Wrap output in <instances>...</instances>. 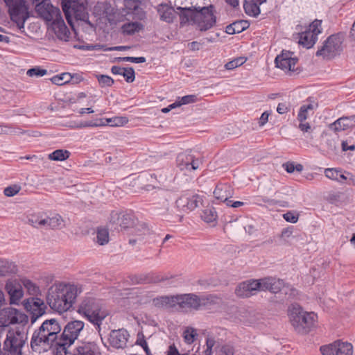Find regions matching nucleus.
<instances>
[{
    "mask_svg": "<svg viewBox=\"0 0 355 355\" xmlns=\"http://www.w3.org/2000/svg\"><path fill=\"white\" fill-rule=\"evenodd\" d=\"M196 11V25L201 32H205L216 26L217 17L216 16L215 6L210 4L207 6H196L194 8Z\"/></svg>",
    "mask_w": 355,
    "mask_h": 355,
    "instance_id": "423d86ee",
    "label": "nucleus"
},
{
    "mask_svg": "<svg viewBox=\"0 0 355 355\" xmlns=\"http://www.w3.org/2000/svg\"><path fill=\"white\" fill-rule=\"evenodd\" d=\"M86 97V94L84 92H80L78 94L76 97H69L68 98V104H73L77 103L80 99Z\"/></svg>",
    "mask_w": 355,
    "mask_h": 355,
    "instance_id": "69168bd1",
    "label": "nucleus"
},
{
    "mask_svg": "<svg viewBox=\"0 0 355 355\" xmlns=\"http://www.w3.org/2000/svg\"><path fill=\"white\" fill-rule=\"evenodd\" d=\"M72 355H101L99 347L94 342L82 343L73 350Z\"/></svg>",
    "mask_w": 355,
    "mask_h": 355,
    "instance_id": "b1692460",
    "label": "nucleus"
},
{
    "mask_svg": "<svg viewBox=\"0 0 355 355\" xmlns=\"http://www.w3.org/2000/svg\"><path fill=\"white\" fill-rule=\"evenodd\" d=\"M197 336L196 329L192 327L187 328L183 333L184 341L187 344L193 343Z\"/></svg>",
    "mask_w": 355,
    "mask_h": 355,
    "instance_id": "79ce46f5",
    "label": "nucleus"
},
{
    "mask_svg": "<svg viewBox=\"0 0 355 355\" xmlns=\"http://www.w3.org/2000/svg\"><path fill=\"white\" fill-rule=\"evenodd\" d=\"M28 223L35 227H44L46 225L45 218L40 215H31L28 218Z\"/></svg>",
    "mask_w": 355,
    "mask_h": 355,
    "instance_id": "e433bc0d",
    "label": "nucleus"
},
{
    "mask_svg": "<svg viewBox=\"0 0 355 355\" xmlns=\"http://www.w3.org/2000/svg\"><path fill=\"white\" fill-rule=\"evenodd\" d=\"M27 334L22 328H9L3 340V349L11 355H21L22 348L27 340Z\"/></svg>",
    "mask_w": 355,
    "mask_h": 355,
    "instance_id": "20e7f679",
    "label": "nucleus"
},
{
    "mask_svg": "<svg viewBox=\"0 0 355 355\" xmlns=\"http://www.w3.org/2000/svg\"><path fill=\"white\" fill-rule=\"evenodd\" d=\"M283 218L287 222L296 223L299 219V214L295 211H288L283 214Z\"/></svg>",
    "mask_w": 355,
    "mask_h": 355,
    "instance_id": "3c124183",
    "label": "nucleus"
},
{
    "mask_svg": "<svg viewBox=\"0 0 355 355\" xmlns=\"http://www.w3.org/2000/svg\"><path fill=\"white\" fill-rule=\"evenodd\" d=\"M181 105H187L193 103H196L198 100V97L195 94L186 95L182 97H178Z\"/></svg>",
    "mask_w": 355,
    "mask_h": 355,
    "instance_id": "6e6d98bb",
    "label": "nucleus"
},
{
    "mask_svg": "<svg viewBox=\"0 0 355 355\" xmlns=\"http://www.w3.org/2000/svg\"><path fill=\"white\" fill-rule=\"evenodd\" d=\"M194 8H196V6L177 7L176 9L180 11L179 17L180 26H184L189 24L196 25V19L197 15L196 13V10Z\"/></svg>",
    "mask_w": 355,
    "mask_h": 355,
    "instance_id": "4be33fe9",
    "label": "nucleus"
},
{
    "mask_svg": "<svg viewBox=\"0 0 355 355\" xmlns=\"http://www.w3.org/2000/svg\"><path fill=\"white\" fill-rule=\"evenodd\" d=\"M318 40V37L314 35L311 31L305 30L299 33V44L306 49L313 46Z\"/></svg>",
    "mask_w": 355,
    "mask_h": 355,
    "instance_id": "c756f323",
    "label": "nucleus"
},
{
    "mask_svg": "<svg viewBox=\"0 0 355 355\" xmlns=\"http://www.w3.org/2000/svg\"><path fill=\"white\" fill-rule=\"evenodd\" d=\"M130 337L128 331L122 328L112 330L109 335V343L115 349H124L127 346V342Z\"/></svg>",
    "mask_w": 355,
    "mask_h": 355,
    "instance_id": "412c9836",
    "label": "nucleus"
},
{
    "mask_svg": "<svg viewBox=\"0 0 355 355\" xmlns=\"http://www.w3.org/2000/svg\"><path fill=\"white\" fill-rule=\"evenodd\" d=\"M342 40L339 35H331L327 38L320 48L317 51L315 55L322 57L326 60L335 58L343 51Z\"/></svg>",
    "mask_w": 355,
    "mask_h": 355,
    "instance_id": "1a4fd4ad",
    "label": "nucleus"
},
{
    "mask_svg": "<svg viewBox=\"0 0 355 355\" xmlns=\"http://www.w3.org/2000/svg\"><path fill=\"white\" fill-rule=\"evenodd\" d=\"M202 196L187 191L176 200L175 206L180 211L189 212L202 205Z\"/></svg>",
    "mask_w": 355,
    "mask_h": 355,
    "instance_id": "4468645a",
    "label": "nucleus"
},
{
    "mask_svg": "<svg viewBox=\"0 0 355 355\" xmlns=\"http://www.w3.org/2000/svg\"><path fill=\"white\" fill-rule=\"evenodd\" d=\"M47 322H44L38 329L35 330L33 334L31 346L33 350H37L38 347L42 346L44 347H51L53 345L55 347V343L58 342L53 337H51V334L48 335L49 332L48 331Z\"/></svg>",
    "mask_w": 355,
    "mask_h": 355,
    "instance_id": "ddd939ff",
    "label": "nucleus"
},
{
    "mask_svg": "<svg viewBox=\"0 0 355 355\" xmlns=\"http://www.w3.org/2000/svg\"><path fill=\"white\" fill-rule=\"evenodd\" d=\"M101 87H111L114 84V80L107 75L99 74L96 76Z\"/></svg>",
    "mask_w": 355,
    "mask_h": 355,
    "instance_id": "37998d69",
    "label": "nucleus"
},
{
    "mask_svg": "<svg viewBox=\"0 0 355 355\" xmlns=\"http://www.w3.org/2000/svg\"><path fill=\"white\" fill-rule=\"evenodd\" d=\"M352 127V120L347 116L340 117L329 125V128L336 133L346 130Z\"/></svg>",
    "mask_w": 355,
    "mask_h": 355,
    "instance_id": "c85d7f7f",
    "label": "nucleus"
},
{
    "mask_svg": "<svg viewBox=\"0 0 355 355\" xmlns=\"http://www.w3.org/2000/svg\"><path fill=\"white\" fill-rule=\"evenodd\" d=\"M46 73H47L46 69H41L39 67H35L29 69L26 72V74L30 77H33V76L42 77V76H44V75H46Z\"/></svg>",
    "mask_w": 355,
    "mask_h": 355,
    "instance_id": "09e8293b",
    "label": "nucleus"
},
{
    "mask_svg": "<svg viewBox=\"0 0 355 355\" xmlns=\"http://www.w3.org/2000/svg\"><path fill=\"white\" fill-rule=\"evenodd\" d=\"M201 218L205 222L207 223L216 221L218 218L216 209L213 207H207L202 211Z\"/></svg>",
    "mask_w": 355,
    "mask_h": 355,
    "instance_id": "72a5a7b5",
    "label": "nucleus"
},
{
    "mask_svg": "<svg viewBox=\"0 0 355 355\" xmlns=\"http://www.w3.org/2000/svg\"><path fill=\"white\" fill-rule=\"evenodd\" d=\"M214 298L211 295L198 296L194 293L180 294V309L198 310L213 304Z\"/></svg>",
    "mask_w": 355,
    "mask_h": 355,
    "instance_id": "9b49d317",
    "label": "nucleus"
},
{
    "mask_svg": "<svg viewBox=\"0 0 355 355\" xmlns=\"http://www.w3.org/2000/svg\"><path fill=\"white\" fill-rule=\"evenodd\" d=\"M45 220L46 221L45 227H49L52 229L59 227L63 221L61 216L58 214H55L52 217H45Z\"/></svg>",
    "mask_w": 355,
    "mask_h": 355,
    "instance_id": "4c0bfd02",
    "label": "nucleus"
},
{
    "mask_svg": "<svg viewBox=\"0 0 355 355\" xmlns=\"http://www.w3.org/2000/svg\"><path fill=\"white\" fill-rule=\"evenodd\" d=\"M294 53L289 51H282L275 59V67L284 71L299 74L302 71L300 67H295L298 58L293 57Z\"/></svg>",
    "mask_w": 355,
    "mask_h": 355,
    "instance_id": "2eb2a0df",
    "label": "nucleus"
},
{
    "mask_svg": "<svg viewBox=\"0 0 355 355\" xmlns=\"http://www.w3.org/2000/svg\"><path fill=\"white\" fill-rule=\"evenodd\" d=\"M234 24L237 25L235 26L237 33H240L245 31L250 26V23L248 21L243 19L235 21Z\"/></svg>",
    "mask_w": 355,
    "mask_h": 355,
    "instance_id": "5fc2aeb1",
    "label": "nucleus"
},
{
    "mask_svg": "<svg viewBox=\"0 0 355 355\" xmlns=\"http://www.w3.org/2000/svg\"><path fill=\"white\" fill-rule=\"evenodd\" d=\"M51 160L53 161H64L67 159V150L58 149L54 150L53 153L48 155Z\"/></svg>",
    "mask_w": 355,
    "mask_h": 355,
    "instance_id": "ea45409f",
    "label": "nucleus"
},
{
    "mask_svg": "<svg viewBox=\"0 0 355 355\" xmlns=\"http://www.w3.org/2000/svg\"><path fill=\"white\" fill-rule=\"evenodd\" d=\"M180 354L175 344L169 345L166 355H178Z\"/></svg>",
    "mask_w": 355,
    "mask_h": 355,
    "instance_id": "774afa93",
    "label": "nucleus"
},
{
    "mask_svg": "<svg viewBox=\"0 0 355 355\" xmlns=\"http://www.w3.org/2000/svg\"><path fill=\"white\" fill-rule=\"evenodd\" d=\"M28 320V316L17 309L6 307L0 311V328L1 330H7L10 324H25Z\"/></svg>",
    "mask_w": 355,
    "mask_h": 355,
    "instance_id": "9d476101",
    "label": "nucleus"
},
{
    "mask_svg": "<svg viewBox=\"0 0 355 355\" xmlns=\"http://www.w3.org/2000/svg\"><path fill=\"white\" fill-rule=\"evenodd\" d=\"M135 345L141 346L144 350L146 355H153L148 347V343L145 339V336L143 332H139L137 334V340Z\"/></svg>",
    "mask_w": 355,
    "mask_h": 355,
    "instance_id": "58836bf2",
    "label": "nucleus"
},
{
    "mask_svg": "<svg viewBox=\"0 0 355 355\" xmlns=\"http://www.w3.org/2000/svg\"><path fill=\"white\" fill-rule=\"evenodd\" d=\"M177 166L181 170L194 171L199 168L202 161L196 158L191 150H186L178 155L176 158Z\"/></svg>",
    "mask_w": 355,
    "mask_h": 355,
    "instance_id": "a211bd4d",
    "label": "nucleus"
},
{
    "mask_svg": "<svg viewBox=\"0 0 355 355\" xmlns=\"http://www.w3.org/2000/svg\"><path fill=\"white\" fill-rule=\"evenodd\" d=\"M137 222V219L131 211L119 212L114 210L111 211L110 215V223L119 225L121 229L132 228Z\"/></svg>",
    "mask_w": 355,
    "mask_h": 355,
    "instance_id": "dca6fc26",
    "label": "nucleus"
},
{
    "mask_svg": "<svg viewBox=\"0 0 355 355\" xmlns=\"http://www.w3.org/2000/svg\"><path fill=\"white\" fill-rule=\"evenodd\" d=\"M338 172L339 170L336 168H326L324 171V175L329 179L337 180H338Z\"/></svg>",
    "mask_w": 355,
    "mask_h": 355,
    "instance_id": "052dcab7",
    "label": "nucleus"
},
{
    "mask_svg": "<svg viewBox=\"0 0 355 355\" xmlns=\"http://www.w3.org/2000/svg\"><path fill=\"white\" fill-rule=\"evenodd\" d=\"M68 76L70 77L69 80H68V84L76 85L82 82L84 78L83 77V73H69L68 72Z\"/></svg>",
    "mask_w": 355,
    "mask_h": 355,
    "instance_id": "603ef678",
    "label": "nucleus"
},
{
    "mask_svg": "<svg viewBox=\"0 0 355 355\" xmlns=\"http://www.w3.org/2000/svg\"><path fill=\"white\" fill-rule=\"evenodd\" d=\"M19 189L20 187L17 185L10 186L4 189L3 193L6 196L11 197L17 194Z\"/></svg>",
    "mask_w": 355,
    "mask_h": 355,
    "instance_id": "680f3d73",
    "label": "nucleus"
},
{
    "mask_svg": "<svg viewBox=\"0 0 355 355\" xmlns=\"http://www.w3.org/2000/svg\"><path fill=\"white\" fill-rule=\"evenodd\" d=\"M66 74L67 73H62L59 75H55L53 77H52L50 80L53 84L56 85H64L67 84V81H64Z\"/></svg>",
    "mask_w": 355,
    "mask_h": 355,
    "instance_id": "4d7b16f0",
    "label": "nucleus"
},
{
    "mask_svg": "<svg viewBox=\"0 0 355 355\" xmlns=\"http://www.w3.org/2000/svg\"><path fill=\"white\" fill-rule=\"evenodd\" d=\"M282 166L288 173H292L295 171L301 172L303 170V166L301 164H295V163L292 162H287L284 163Z\"/></svg>",
    "mask_w": 355,
    "mask_h": 355,
    "instance_id": "a18cd8bd",
    "label": "nucleus"
},
{
    "mask_svg": "<svg viewBox=\"0 0 355 355\" xmlns=\"http://www.w3.org/2000/svg\"><path fill=\"white\" fill-rule=\"evenodd\" d=\"M284 286L282 279L272 277H267L259 279H248L241 282L235 289L236 295L239 297H249L257 291H268L272 293H277Z\"/></svg>",
    "mask_w": 355,
    "mask_h": 355,
    "instance_id": "f257e3e1",
    "label": "nucleus"
},
{
    "mask_svg": "<svg viewBox=\"0 0 355 355\" xmlns=\"http://www.w3.org/2000/svg\"><path fill=\"white\" fill-rule=\"evenodd\" d=\"M84 322L81 320L68 322V347L72 345L84 328Z\"/></svg>",
    "mask_w": 355,
    "mask_h": 355,
    "instance_id": "393cba45",
    "label": "nucleus"
},
{
    "mask_svg": "<svg viewBox=\"0 0 355 355\" xmlns=\"http://www.w3.org/2000/svg\"><path fill=\"white\" fill-rule=\"evenodd\" d=\"M247 60V58L245 57H238L228 62H227L225 65V67L227 70H232L238 67L241 66L244 64Z\"/></svg>",
    "mask_w": 355,
    "mask_h": 355,
    "instance_id": "a19ab883",
    "label": "nucleus"
},
{
    "mask_svg": "<svg viewBox=\"0 0 355 355\" xmlns=\"http://www.w3.org/2000/svg\"><path fill=\"white\" fill-rule=\"evenodd\" d=\"M37 15L47 21H52V28L58 39L67 41V26L62 18L60 10L48 0L35 6Z\"/></svg>",
    "mask_w": 355,
    "mask_h": 355,
    "instance_id": "7ed1b4c3",
    "label": "nucleus"
},
{
    "mask_svg": "<svg viewBox=\"0 0 355 355\" xmlns=\"http://www.w3.org/2000/svg\"><path fill=\"white\" fill-rule=\"evenodd\" d=\"M157 12L160 20L168 24H172L175 18L176 13L174 8L166 3H160L157 7Z\"/></svg>",
    "mask_w": 355,
    "mask_h": 355,
    "instance_id": "a878e982",
    "label": "nucleus"
},
{
    "mask_svg": "<svg viewBox=\"0 0 355 355\" xmlns=\"http://www.w3.org/2000/svg\"><path fill=\"white\" fill-rule=\"evenodd\" d=\"M25 309L30 312L31 323H34L45 313L46 308L44 301L37 297L28 299L24 304Z\"/></svg>",
    "mask_w": 355,
    "mask_h": 355,
    "instance_id": "6ab92c4d",
    "label": "nucleus"
},
{
    "mask_svg": "<svg viewBox=\"0 0 355 355\" xmlns=\"http://www.w3.org/2000/svg\"><path fill=\"white\" fill-rule=\"evenodd\" d=\"M109 241V232L106 228L98 227L96 231V242L103 245Z\"/></svg>",
    "mask_w": 355,
    "mask_h": 355,
    "instance_id": "c9c22d12",
    "label": "nucleus"
},
{
    "mask_svg": "<svg viewBox=\"0 0 355 355\" xmlns=\"http://www.w3.org/2000/svg\"><path fill=\"white\" fill-rule=\"evenodd\" d=\"M22 282L24 287L28 290V291L30 293L35 294L38 291L39 288L37 287L35 284L33 283L31 280L24 279Z\"/></svg>",
    "mask_w": 355,
    "mask_h": 355,
    "instance_id": "13d9d810",
    "label": "nucleus"
},
{
    "mask_svg": "<svg viewBox=\"0 0 355 355\" xmlns=\"http://www.w3.org/2000/svg\"><path fill=\"white\" fill-rule=\"evenodd\" d=\"M243 9L245 14L252 17H257L261 12L259 6L256 1H243Z\"/></svg>",
    "mask_w": 355,
    "mask_h": 355,
    "instance_id": "473e14b6",
    "label": "nucleus"
},
{
    "mask_svg": "<svg viewBox=\"0 0 355 355\" xmlns=\"http://www.w3.org/2000/svg\"><path fill=\"white\" fill-rule=\"evenodd\" d=\"M317 315L313 312L308 313L301 309H295L290 315L292 325L300 334H308L314 327Z\"/></svg>",
    "mask_w": 355,
    "mask_h": 355,
    "instance_id": "39448f33",
    "label": "nucleus"
},
{
    "mask_svg": "<svg viewBox=\"0 0 355 355\" xmlns=\"http://www.w3.org/2000/svg\"><path fill=\"white\" fill-rule=\"evenodd\" d=\"M67 325L63 327L60 340L55 343L53 355H67Z\"/></svg>",
    "mask_w": 355,
    "mask_h": 355,
    "instance_id": "7c9ffc66",
    "label": "nucleus"
},
{
    "mask_svg": "<svg viewBox=\"0 0 355 355\" xmlns=\"http://www.w3.org/2000/svg\"><path fill=\"white\" fill-rule=\"evenodd\" d=\"M343 193L340 192H334L328 196V201L331 204H336L341 201Z\"/></svg>",
    "mask_w": 355,
    "mask_h": 355,
    "instance_id": "e2e57ef3",
    "label": "nucleus"
},
{
    "mask_svg": "<svg viewBox=\"0 0 355 355\" xmlns=\"http://www.w3.org/2000/svg\"><path fill=\"white\" fill-rule=\"evenodd\" d=\"M166 279H167V278L159 277V276L150 277L149 275H146L144 277H141L139 282L144 283V284L157 283V282H164Z\"/></svg>",
    "mask_w": 355,
    "mask_h": 355,
    "instance_id": "8fccbe9b",
    "label": "nucleus"
},
{
    "mask_svg": "<svg viewBox=\"0 0 355 355\" xmlns=\"http://www.w3.org/2000/svg\"><path fill=\"white\" fill-rule=\"evenodd\" d=\"M320 350L322 355H353L352 345L340 340L321 346Z\"/></svg>",
    "mask_w": 355,
    "mask_h": 355,
    "instance_id": "f3484780",
    "label": "nucleus"
},
{
    "mask_svg": "<svg viewBox=\"0 0 355 355\" xmlns=\"http://www.w3.org/2000/svg\"><path fill=\"white\" fill-rule=\"evenodd\" d=\"M87 6V0H68V25L73 30L74 26L71 20L72 16L76 20L89 22Z\"/></svg>",
    "mask_w": 355,
    "mask_h": 355,
    "instance_id": "f8f14e48",
    "label": "nucleus"
},
{
    "mask_svg": "<svg viewBox=\"0 0 355 355\" xmlns=\"http://www.w3.org/2000/svg\"><path fill=\"white\" fill-rule=\"evenodd\" d=\"M83 292L81 284H71L68 282V311L73 310V304L76 302L78 295Z\"/></svg>",
    "mask_w": 355,
    "mask_h": 355,
    "instance_id": "cd10ccee",
    "label": "nucleus"
},
{
    "mask_svg": "<svg viewBox=\"0 0 355 355\" xmlns=\"http://www.w3.org/2000/svg\"><path fill=\"white\" fill-rule=\"evenodd\" d=\"M44 322H47L49 324L48 325V335L51 334V337H53L55 340L58 338V334L61 331V327L55 319L46 320Z\"/></svg>",
    "mask_w": 355,
    "mask_h": 355,
    "instance_id": "f704fd0d",
    "label": "nucleus"
},
{
    "mask_svg": "<svg viewBox=\"0 0 355 355\" xmlns=\"http://www.w3.org/2000/svg\"><path fill=\"white\" fill-rule=\"evenodd\" d=\"M153 304L156 307H167V295H162L155 297L153 300Z\"/></svg>",
    "mask_w": 355,
    "mask_h": 355,
    "instance_id": "bf43d9fd",
    "label": "nucleus"
},
{
    "mask_svg": "<svg viewBox=\"0 0 355 355\" xmlns=\"http://www.w3.org/2000/svg\"><path fill=\"white\" fill-rule=\"evenodd\" d=\"M180 295H167V307L173 308L177 305L180 308Z\"/></svg>",
    "mask_w": 355,
    "mask_h": 355,
    "instance_id": "864d4df0",
    "label": "nucleus"
},
{
    "mask_svg": "<svg viewBox=\"0 0 355 355\" xmlns=\"http://www.w3.org/2000/svg\"><path fill=\"white\" fill-rule=\"evenodd\" d=\"M144 25L138 21H132L124 24L122 27L123 34L132 35L144 29Z\"/></svg>",
    "mask_w": 355,
    "mask_h": 355,
    "instance_id": "2f4dec72",
    "label": "nucleus"
},
{
    "mask_svg": "<svg viewBox=\"0 0 355 355\" xmlns=\"http://www.w3.org/2000/svg\"><path fill=\"white\" fill-rule=\"evenodd\" d=\"M123 10L125 15H129L132 19L144 20L146 17V13L141 7L140 0H124Z\"/></svg>",
    "mask_w": 355,
    "mask_h": 355,
    "instance_id": "aec40b11",
    "label": "nucleus"
},
{
    "mask_svg": "<svg viewBox=\"0 0 355 355\" xmlns=\"http://www.w3.org/2000/svg\"><path fill=\"white\" fill-rule=\"evenodd\" d=\"M122 76L124 77L125 80L131 83L135 80V69L130 67L128 68H123Z\"/></svg>",
    "mask_w": 355,
    "mask_h": 355,
    "instance_id": "de8ad7c7",
    "label": "nucleus"
},
{
    "mask_svg": "<svg viewBox=\"0 0 355 355\" xmlns=\"http://www.w3.org/2000/svg\"><path fill=\"white\" fill-rule=\"evenodd\" d=\"M214 196L217 200L226 203L229 198L232 196V191L227 184H218L216 185Z\"/></svg>",
    "mask_w": 355,
    "mask_h": 355,
    "instance_id": "bb28decb",
    "label": "nucleus"
},
{
    "mask_svg": "<svg viewBox=\"0 0 355 355\" xmlns=\"http://www.w3.org/2000/svg\"><path fill=\"white\" fill-rule=\"evenodd\" d=\"M77 312L87 318L98 331L101 330L103 321L109 315L104 300L92 296L83 298Z\"/></svg>",
    "mask_w": 355,
    "mask_h": 355,
    "instance_id": "f03ea898",
    "label": "nucleus"
},
{
    "mask_svg": "<svg viewBox=\"0 0 355 355\" xmlns=\"http://www.w3.org/2000/svg\"><path fill=\"white\" fill-rule=\"evenodd\" d=\"M6 288L10 295V303L16 304L23 297L24 292L21 285L16 280L6 282Z\"/></svg>",
    "mask_w": 355,
    "mask_h": 355,
    "instance_id": "5701e85b",
    "label": "nucleus"
},
{
    "mask_svg": "<svg viewBox=\"0 0 355 355\" xmlns=\"http://www.w3.org/2000/svg\"><path fill=\"white\" fill-rule=\"evenodd\" d=\"M109 122L113 121L114 123L112 124L111 125H116V126H120L123 125V124L128 123V120L126 117H115L112 119L108 120Z\"/></svg>",
    "mask_w": 355,
    "mask_h": 355,
    "instance_id": "0e129e2a",
    "label": "nucleus"
},
{
    "mask_svg": "<svg viewBox=\"0 0 355 355\" xmlns=\"http://www.w3.org/2000/svg\"><path fill=\"white\" fill-rule=\"evenodd\" d=\"M115 62H130L132 63H144L146 61L145 57H118L114 59Z\"/></svg>",
    "mask_w": 355,
    "mask_h": 355,
    "instance_id": "49530a36",
    "label": "nucleus"
},
{
    "mask_svg": "<svg viewBox=\"0 0 355 355\" xmlns=\"http://www.w3.org/2000/svg\"><path fill=\"white\" fill-rule=\"evenodd\" d=\"M9 8V14L12 21L19 29L24 28V24L29 17L25 0H4Z\"/></svg>",
    "mask_w": 355,
    "mask_h": 355,
    "instance_id": "6e6552de",
    "label": "nucleus"
},
{
    "mask_svg": "<svg viewBox=\"0 0 355 355\" xmlns=\"http://www.w3.org/2000/svg\"><path fill=\"white\" fill-rule=\"evenodd\" d=\"M67 284L53 285L49 289L46 302L49 306L57 311H67Z\"/></svg>",
    "mask_w": 355,
    "mask_h": 355,
    "instance_id": "0eeeda50",
    "label": "nucleus"
},
{
    "mask_svg": "<svg viewBox=\"0 0 355 355\" xmlns=\"http://www.w3.org/2000/svg\"><path fill=\"white\" fill-rule=\"evenodd\" d=\"M322 21L319 19H315L309 26L306 28L308 31H311L314 35H318L322 33L321 28Z\"/></svg>",
    "mask_w": 355,
    "mask_h": 355,
    "instance_id": "c03bdc74",
    "label": "nucleus"
},
{
    "mask_svg": "<svg viewBox=\"0 0 355 355\" xmlns=\"http://www.w3.org/2000/svg\"><path fill=\"white\" fill-rule=\"evenodd\" d=\"M293 226L288 227L286 228H284L281 232V237L282 238H288L293 234Z\"/></svg>",
    "mask_w": 355,
    "mask_h": 355,
    "instance_id": "338daca9",
    "label": "nucleus"
}]
</instances>
